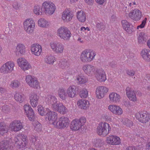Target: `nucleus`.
I'll list each match as a JSON object with an SVG mask.
<instances>
[{
	"instance_id": "1",
	"label": "nucleus",
	"mask_w": 150,
	"mask_h": 150,
	"mask_svg": "<svg viewBox=\"0 0 150 150\" xmlns=\"http://www.w3.org/2000/svg\"><path fill=\"white\" fill-rule=\"evenodd\" d=\"M96 55V52L92 50H85L81 53L80 59L83 63L90 62L95 59Z\"/></svg>"
},
{
	"instance_id": "2",
	"label": "nucleus",
	"mask_w": 150,
	"mask_h": 150,
	"mask_svg": "<svg viewBox=\"0 0 150 150\" xmlns=\"http://www.w3.org/2000/svg\"><path fill=\"white\" fill-rule=\"evenodd\" d=\"M86 119L84 117H81L79 119H75L71 122L70 129L72 131H76L80 130L85 124Z\"/></svg>"
},
{
	"instance_id": "3",
	"label": "nucleus",
	"mask_w": 150,
	"mask_h": 150,
	"mask_svg": "<svg viewBox=\"0 0 150 150\" xmlns=\"http://www.w3.org/2000/svg\"><path fill=\"white\" fill-rule=\"evenodd\" d=\"M44 12L47 15H51L55 12L56 9L55 4L51 1H47L42 4Z\"/></svg>"
},
{
	"instance_id": "4",
	"label": "nucleus",
	"mask_w": 150,
	"mask_h": 150,
	"mask_svg": "<svg viewBox=\"0 0 150 150\" xmlns=\"http://www.w3.org/2000/svg\"><path fill=\"white\" fill-rule=\"evenodd\" d=\"M57 35L61 39L65 41L69 40L71 36L70 30L66 27L62 26L57 30Z\"/></svg>"
},
{
	"instance_id": "5",
	"label": "nucleus",
	"mask_w": 150,
	"mask_h": 150,
	"mask_svg": "<svg viewBox=\"0 0 150 150\" xmlns=\"http://www.w3.org/2000/svg\"><path fill=\"white\" fill-rule=\"evenodd\" d=\"M69 122V118L64 116L59 117L57 120L52 123L54 126L58 129H64L68 127Z\"/></svg>"
},
{
	"instance_id": "6",
	"label": "nucleus",
	"mask_w": 150,
	"mask_h": 150,
	"mask_svg": "<svg viewBox=\"0 0 150 150\" xmlns=\"http://www.w3.org/2000/svg\"><path fill=\"white\" fill-rule=\"evenodd\" d=\"M111 128L109 124L105 122L99 123L97 128V132L100 135L105 136L110 132Z\"/></svg>"
},
{
	"instance_id": "7",
	"label": "nucleus",
	"mask_w": 150,
	"mask_h": 150,
	"mask_svg": "<svg viewBox=\"0 0 150 150\" xmlns=\"http://www.w3.org/2000/svg\"><path fill=\"white\" fill-rule=\"evenodd\" d=\"M135 117L139 122L144 124L150 122V113L146 111L139 112L136 113Z\"/></svg>"
},
{
	"instance_id": "8",
	"label": "nucleus",
	"mask_w": 150,
	"mask_h": 150,
	"mask_svg": "<svg viewBox=\"0 0 150 150\" xmlns=\"http://www.w3.org/2000/svg\"><path fill=\"white\" fill-rule=\"evenodd\" d=\"M15 63L12 61H8L4 64L0 68V72L3 74H10L14 70Z\"/></svg>"
},
{
	"instance_id": "9",
	"label": "nucleus",
	"mask_w": 150,
	"mask_h": 150,
	"mask_svg": "<svg viewBox=\"0 0 150 150\" xmlns=\"http://www.w3.org/2000/svg\"><path fill=\"white\" fill-rule=\"evenodd\" d=\"M24 30L27 33H32L35 28V23L33 20L31 18L25 20L23 23Z\"/></svg>"
},
{
	"instance_id": "10",
	"label": "nucleus",
	"mask_w": 150,
	"mask_h": 150,
	"mask_svg": "<svg viewBox=\"0 0 150 150\" xmlns=\"http://www.w3.org/2000/svg\"><path fill=\"white\" fill-rule=\"evenodd\" d=\"M82 70L86 75L92 76L96 74L97 68L91 64H85L83 66Z\"/></svg>"
},
{
	"instance_id": "11",
	"label": "nucleus",
	"mask_w": 150,
	"mask_h": 150,
	"mask_svg": "<svg viewBox=\"0 0 150 150\" xmlns=\"http://www.w3.org/2000/svg\"><path fill=\"white\" fill-rule=\"evenodd\" d=\"M15 144L19 148L25 147L28 144L26 136L23 134L15 138Z\"/></svg>"
},
{
	"instance_id": "12",
	"label": "nucleus",
	"mask_w": 150,
	"mask_h": 150,
	"mask_svg": "<svg viewBox=\"0 0 150 150\" xmlns=\"http://www.w3.org/2000/svg\"><path fill=\"white\" fill-rule=\"evenodd\" d=\"M25 80L28 85L35 89L40 88V84L37 79L34 76L29 75L26 76Z\"/></svg>"
},
{
	"instance_id": "13",
	"label": "nucleus",
	"mask_w": 150,
	"mask_h": 150,
	"mask_svg": "<svg viewBox=\"0 0 150 150\" xmlns=\"http://www.w3.org/2000/svg\"><path fill=\"white\" fill-rule=\"evenodd\" d=\"M52 51L58 54L62 53L64 50V46L61 43L57 42H52L50 44Z\"/></svg>"
},
{
	"instance_id": "14",
	"label": "nucleus",
	"mask_w": 150,
	"mask_h": 150,
	"mask_svg": "<svg viewBox=\"0 0 150 150\" xmlns=\"http://www.w3.org/2000/svg\"><path fill=\"white\" fill-rule=\"evenodd\" d=\"M17 62L18 66L24 71L28 70L31 67L30 64L24 58H18L17 60Z\"/></svg>"
},
{
	"instance_id": "15",
	"label": "nucleus",
	"mask_w": 150,
	"mask_h": 150,
	"mask_svg": "<svg viewBox=\"0 0 150 150\" xmlns=\"http://www.w3.org/2000/svg\"><path fill=\"white\" fill-rule=\"evenodd\" d=\"M128 15L130 18L135 21H139L142 16V12L137 8L134 9L131 11Z\"/></svg>"
},
{
	"instance_id": "16",
	"label": "nucleus",
	"mask_w": 150,
	"mask_h": 150,
	"mask_svg": "<svg viewBox=\"0 0 150 150\" xmlns=\"http://www.w3.org/2000/svg\"><path fill=\"white\" fill-rule=\"evenodd\" d=\"M108 88L104 86H98L96 90V97L99 99L103 98L108 91Z\"/></svg>"
},
{
	"instance_id": "17",
	"label": "nucleus",
	"mask_w": 150,
	"mask_h": 150,
	"mask_svg": "<svg viewBox=\"0 0 150 150\" xmlns=\"http://www.w3.org/2000/svg\"><path fill=\"white\" fill-rule=\"evenodd\" d=\"M106 141L108 144L112 145H118L121 143L120 138L115 135L110 136L107 137Z\"/></svg>"
},
{
	"instance_id": "18",
	"label": "nucleus",
	"mask_w": 150,
	"mask_h": 150,
	"mask_svg": "<svg viewBox=\"0 0 150 150\" xmlns=\"http://www.w3.org/2000/svg\"><path fill=\"white\" fill-rule=\"evenodd\" d=\"M45 101L46 104L49 105L51 106L52 110L54 109L57 104L59 102L55 96L50 95L45 97Z\"/></svg>"
},
{
	"instance_id": "19",
	"label": "nucleus",
	"mask_w": 150,
	"mask_h": 150,
	"mask_svg": "<svg viewBox=\"0 0 150 150\" xmlns=\"http://www.w3.org/2000/svg\"><path fill=\"white\" fill-rule=\"evenodd\" d=\"M24 109L26 115L29 120L34 121L35 119L34 112L31 106L27 105L24 106Z\"/></svg>"
},
{
	"instance_id": "20",
	"label": "nucleus",
	"mask_w": 150,
	"mask_h": 150,
	"mask_svg": "<svg viewBox=\"0 0 150 150\" xmlns=\"http://www.w3.org/2000/svg\"><path fill=\"white\" fill-rule=\"evenodd\" d=\"M108 109L110 112L115 115H120L123 113L122 109L117 105H110L108 106Z\"/></svg>"
},
{
	"instance_id": "21",
	"label": "nucleus",
	"mask_w": 150,
	"mask_h": 150,
	"mask_svg": "<svg viewBox=\"0 0 150 150\" xmlns=\"http://www.w3.org/2000/svg\"><path fill=\"white\" fill-rule=\"evenodd\" d=\"M30 50L31 53L35 55L39 56L42 52V47L38 44H33L31 46Z\"/></svg>"
},
{
	"instance_id": "22",
	"label": "nucleus",
	"mask_w": 150,
	"mask_h": 150,
	"mask_svg": "<svg viewBox=\"0 0 150 150\" xmlns=\"http://www.w3.org/2000/svg\"><path fill=\"white\" fill-rule=\"evenodd\" d=\"M74 16V15L69 9H65L62 12V19L64 22H68L71 21Z\"/></svg>"
},
{
	"instance_id": "23",
	"label": "nucleus",
	"mask_w": 150,
	"mask_h": 150,
	"mask_svg": "<svg viewBox=\"0 0 150 150\" xmlns=\"http://www.w3.org/2000/svg\"><path fill=\"white\" fill-rule=\"evenodd\" d=\"M23 128L22 123L18 120L14 121L10 125L9 128L12 131H18Z\"/></svg>"
},
{
	"instance_id": "24",
	"label": "nucleus",
	"mask_w": 150,
	"mask_h": 150,
	"mask_svg": "<svg viewBox=\"0 0 150 150\" xmlns=\"http://www.w3.org/2000/svg\"><path fill=\"white\" fill-rule=\"evenodd\" d=\"M96 77L97 80L100 82H104L107 79L105 72L102 69L97 68V71H96Z\"/></svg>"
},
{
	"instance_id": "25",
	"label": "nucleus",
	"mask_w": 150,
	"mask_h": 150,
	"mask_svg": "<svg viewBox=\"0 0 150 150\" xmlns=\"http://www.w3.org/2000/svg\"><path fill=\"white\" fill-rule=\"evenodd\" d=\"M53 110L58 112L60 114L62 115L66 114L68 111L67 109L65 106L59 102H58V103L54 107Z\"/></svg>"
},
{
	"instance_id": "26",
	"label": "nucleus",
	"mask_w": 150,
	"mask_h": 150,
	"mask_svg": "<svg viewBox=\"0 0 150 150\" xmlns=\"http://www.w3.org/2000/svg\"><path fill=\"white\" fill-rule=\"evenodd\" d=\"M47 111L46 115V117L50 122H54L56 120L57 118V113L51 111L49 108H46Z\"/></svg>"
},
{
	"instance_id": "27",
	"label": "nucleus",
	"mask_w": 150,
	"mask_h": 150,
	"mask_svg": "<svg viewBox=\"0 0 150 150\" xmlns=\"http://www.w3.org/2000/svg\"><path fill=\"white\" fill-rule=\"evenodd\" d=\"M126 92L127 96L130 100L133 102L137 101L135 93L132 89L127 87L126 88Z\"/></svg>"
},
{
	"instance_id": "28",
	"label": "nucleus",
	"mask_w": 150,
	"mask_h": 150,
	"mask_svg": "<svg viewBox=\"0 0 150 150\" xmlns=\"http://www.w3.org/2000/svg\"><path fill=\"white\" fill-rule=\"evenodd\" d=\"M77 104L79 108L82 109L86 110L89 107V101L85 99H80L77 102Z\"/></svg>"
},
{
	"instance_id": "29",
	"label": "nucleus",
	"mask_w": 150,
	"mask_h": 150,
	"mask_svg": "<svg viewBox=\"0 0 150 150\" xmlns=\"http://www.w3.org/2000/svg\"><path fill=\"white\" fill-rule=\"evenodd\" d=\"M39 99V96L35 93H33L30 95L29 99L30 104L33 107H36L38 104Z\"/></svg>"
},
{
	"instance_id": "30",
	"label": "nucleus",
	"mask_w": 150,
	"mask_h": 150,
	"mask_svg": "<svg viewBox=\"0 0 150 150\" xmlns=\"http://www.w3.org/2000/svg\"><path fill=\"white\" fill-rule=\"evenodd\" d=\"M110 100L112 103L119 102L121 99V96L115 92L110 93L109 96Z\"/></svg>"
},
{
	"instance_id": "31",
	"label": "nucleus",
	"mask_w": 150,
	"mask_h": 150,
	"mask_svg": "<svg viewBox=\"0 0 150 150\" xmlns=\"http://www.w3.org/2000/svg\"><path fill=\"white\" fill-rule=\"evenodd\" d=\"M141 55L144 60L147 62H150V50L145 48L142 50Z\"/></svg>"
},
{
	"instance_id": "32",
	"label": "nucleus",
	"mask_w": 150,
	"mask_h": 150,
	"mask_svg": "<svg viewBox=\"0 0 150 150\" xmlns=\"http://www.w3.org/2000/svg\"><path fill=\"white\" fill-rule=\"evenodd\" d=\"M67 91L68 97L73 98L76 95V88L74 85L69 86L67 89Z\"/></svg>"
},
{
	"instance_id": "33",
	"label": "nucleus",
	"mask_w": 150,
	"mask_h": 150,
	"mask_svg": "<svg viewBox=\"0 0 150 150\" xmlns=\"http://www.w3.org/2000/svg\"><path fill=\"white\" fill-rule=\"evenodd\" d=\"M59 67L62 69L68 70L69 68V63L68 61L65 59H62L59 63Z\"/></svg>"
},
{
	"instance_id": "34",
	"label": "nucleus",
	"mask_w": 150,
	"mask_h": 150,
	"mask_svg": "<svg viewBox=\"0 0 150 150\" xmlns=\"http://www.w3.org/2000/svg\"><path fill=\"white\" fill-rule=\"evenodd\" d=\"M76 17L80 22H84L86 19L85 13L82 10L78 11L76 13Z\"/></svg>"
},
{
	"instance_id": "35",
	"label": "nucleus",
	"mask_w": 150,
	"mask_h": 150,
	"mask_svg": "<svg viewBox=\"0 0 150 150\" xmlns=\"http://www.w3.org/2000/svg\"><path fill=\"white\" fill-rule=\"evenodd\" d=\"M38 26L41 27L47 28L49 26L50 23L45 18H40L38 21Z\"/></svg>"
},
{
	"instance_id": "36",
	"label": "nucleus",
	"mask_w": 150,
	"mask_h": 150,
	"mask_svg": "<svg viewBox=\"0 0 150 150\" xmlns=\"http://www.w3.org/2000/svg\"><path fill=\"white\" fill-rule=\"evenodd\" d=\"M58 95L59 97L63 100H66L68 97L67 91L65 89L60 88L58 91Z\"/></svg>"
},
{
	"instance_id": "37",
	"label": "nucleus",
	"mask_w": 150,
	"mask_h": 150,
	"mask_svg": "<svg viewBox=\"0 0 150 150\" xmlns=\"http://www.w3.org/2000/svg\"><path fill=\"white\" fill-rule=\"evenodd\" d=\"M56 61V58L53 55L51 54L47 55L44 58L45 62L50 64H53Z\"/></svg>"
},
{
	"instance_id": "38",
	"label": "nucleus",
	"mask_w": 150,
	"mask_h": 150,
	"mask_svg": "<svg viewBox=\"0 0 150 150\" xmlns=\"http://www.w3.org/2000/svg\"><path fill=\"white\" fill-rule=\"evenodd\" d=\"M148 39L147 35L144 33H140L139 35L138 40L139 43H144Z\"/></svg>"
},
{
	"instance_id": "39",
	"label": "nucleus",
	"mask_w": 150,
	"mask_h": 150,
	"mask_svg": "<svg viewBox=\"0 0 150 150\" xmlns=\"http://www.w3.org/2000/svg\"><path fill=\"white\" fill-rule=\"evenodd\" d=\"M76 79L78 82L80 84H83L88 81V79L84 75L79 74L76 76Z\"/></svg>"
},
{
	"instance_id": "40",
	"label": "nucleus",
	"mask_w": 150,
	"mask_h": 150,
	"mask_svg": "<svg viewBox=\"0 0 150 150\" xmlns=\"http://www.w3.org/2000/svg\"><path fill=\"white\" fill-rule=\"evenodd\" d=\"M42 6L41 7L39 5L36 4L35 5L33 8V12L36 15H41L42 14Z\"/></svg>"
},
{
	"instance_id": "41",
	"label": "nucleus",
	"mask_w": 150,
	"mask_h": 150,
	"mask_svg": "<svg viewBox=\"0 0 150 150\" xmlns=\"http://www.w3.org/2000/svg\"><path fill=\"white\" fill-rule=\"evenodd\" d=\"M9 144V141L7 140H4L0 142V150H10Z\"/></svg>"
},
{
	"instance_id": "42",
	"label": "nucleus",
	"mask_w": 150,
	"mask_h": 150,
	"mask_svg": "<svg viewBox=\"0 0 150 150\" xmlns=\"http://www.w3.org/2000/svg\"><path fill=\"white\" fill-rule=\"evenodd\" d=\"M121 23L123 28L127 32L130 33V23L126 20H122Z\"/></svg>"
},
{
	"instance_id": "43",
	"label": "nucleus",
	"mask_w": 150,
	"mask_h": 150,
	"mask_svg": "<svg viewBox=\"0 0 150 150\" xmlns=\"http://www.w3.org/2000/svg\"><path fill=\"white\" fill-rule=\"evenodd\" d=\"M16 49L20 54H23L25 52V46L22 44H18L16 47Z\"/></svg>"
},
{
	"instance_id": "44",
	"label": "nucleus",
	"mask_w": 150,
	"mask_h": 150,
	"mask_svg": "<svg viewBox=\"0 0 150 150\" xmlns=\"http://www.w3.org/2000/svg\"><path fill=\"white\" fill-rule=\"evenodd\" d=\"M8 127L4 125L3 123H0V135H2L8 132Z\"/></svg>"
},
{
	"instance_id": "45",
	"label": "nucleus",
	"mask_w": 150,
	"mask_h": 150,
	"mask_svg": "<svg viewBox=\"0 0 150 150\" xmlns=\"http://www.w3.org/2000/svg\"><path fill=\"white\" fill-rule=\"evenodd\" d=\"M14 98L17 101L21 103L24 100V95L22 93H16L14 95Z\"/></svg>"
},
{
	"instance_id": "46",
	"label": "nucleus",
	"mask_w": 150,
	"mask_h": 150,
	"mask_svg": "<svg viewBox=\"0 0 150 150\" xmlns=\"http://www.w3.org/2000/svg\"><path fill=\"white\" fill-rule=\"evenodd\" d=\"M20 84V83L17 80H14L11 82L9 86L13 88L18 87Z\"/></svg>"
},
{
	"instance_id": "47",
	"label": "nucleus",
	"mask_w": 150,
	"mask_h": 150,
	"mask_svg": "<svg viewBox=\"0 0 150 150\" xmlns=\"http://www.w3.org/2000/svg\"><path fill=\"white\" fill-rule=\"evenodd\" d=\"M88 94L87 90L86 88H83L81 91L79 95L82 98H86L88 96Z\"/></svg>"
},
{
	"instance_id": "48",
	"label": "nucleus",
	"mask_w": 150,
	"mask_h": 150,
	"mask_svg": "<svg viewBox=\"0 0 150 150\" xmlns=\"http://www.w3.org/2000/svg\"><path fill=\"white\" fill-rule=\"evenodd\" d=\"M38 112L39 115L43 116L46 114V111L44 108L41 105H39L38 106Z\"/></svg>"
},
{
	"instance_id": "49",
	"label": "nucleus",
	"mask_w": 150,
	"mask_h": 150,
	"mask_svg": "<svg viewBox=\"0 0 150 150\" xmlns=\"http://www.w3.org/2000/svg\"><path fill=\"white\" fill-rule=\"evenodd\" d=\"M93 142L96 147H100L102 145V140L100 139H94Z\"/></svg>"
},
{
	"instance_id": "50",
	"label": "nucleus",
	"mask_w": 150,
	"mask_h": 150,
	"mask_svg": "<svg viewBox=\"0 0 150 150\" xmlns=\"http://www.w3.org/2000/svg\"><path fill=\"white\" fill-rule=\"evenodd\" d=\"M31 145H33L36 146H38L39 144L37 141L36 137L34 136H32L29 139Z\"/></svg>"
},
{
	"instance_id": "51",
	"label": "nucleus",
	"mask_w": 150,
	"mask_h": 150,
	"mask_svg": "<svg viewBox=\"0 0 150 150\" xmlns=\"http://www.w3.org/2000/svg\"><path fill=\"white\" fill-rule=\"evenodd\" d=\"M96 26L97 28L99 30H103L105 28V25L102 23H97Z\"/></svg>"
},
{
	"instance_id": "52",
	"label": "nucleus",
	"mask_w": 150,
	"mask_h": 150,
	"mask_svg": "<svg viewBox=\"0 0 150 150\" xmlns=\"http://www.w3.org/2000/svg\"><path fill=\"white\" fill-rule=\"evenodd\" d=\"M122 121L124 124L126 125L127 126L130 127L132 125V121L127 119H124L122 120Z\"/></svg>"
},
{
	"instance_id": "53",
	"label": "nucleus",
	"mask_w": 150,
	"mask_h": 150,
	"mask_svg": "<svg viewBox=\"0 0 150 150\" xmlns=\"http://www.w3.org/2000/svg\"><path fill=\"white\" fill-rule=\"evenodd\" d=\"M127 74L130 76H133L135 74V71L132 69H127L126 71Z\"/></svg>"
},
{
	"instance_id": "54",
	"label": "nucleus",
	"mask_w": 150,
	"mask_h": 150,
	"mask_svg": "<svg viewBox=\"0 0 150 150\" xmlns=\"http://www.w3.org/2000/svg\"><path fill=\"white\" fill-rule=\"evenodd\" d=\"M34 125L35 127V129L38 131H40L42 128L41 124L38 122H37L35 125Z\"/></svg>"
},
{
	"instance_id": "55",
	"label": "nucleus",
	"mask_w": 150,
	"mask_h": 150,
	"mask_svg": "<svg viewBox=\"0 0 150 150\" xmlns=\"http://www.w3.org/2000/svg\"><path fill=\"white\" fill-rule=\"evenodd\" d=\"M146 18H145L142 21L141 24L137 27V28L138 29H139V28L142 29L144 28L146 23Z\"/></svg>"
},
{
	"instance_id": "56",
	"label": "nucleus",
	"mask_w": 150,
	"mask_h": 150,
	"mask_svg": "<svg viewBox=\"0 0 150 150\" xmlns=\"http://www.w3.org/2000/svg\"><path fill=\"white\" fill-rule=\"evenodd\" d=\"M2 108V111L5 112H7L10 110L9 106L7 105L3 106Z\"/></svg>"
},
{
	"instance_id": "57",
	"label": "nucleus",
	"mask_w": 150,
	"mask_h": 150,
	"mask_svg": "<svg viewBox=\"0 0 150 150\" xmlns=\"http://www.w3.org/2000/svg\"><path fill=\"white\" fill-rule=\"evenodd\" d=\"M142 77L144 78V79L147 80L148 79V80L150 81V74H146L145 73H144L142 75Z\"/></svg>"
},
{
	"instance_id": "58",
	"label": "nucleus",
	"mask_w": 150,
	"mask_h": 150,
	"mask_svg": "<svg viewBox=\"0 0 150 150\" xmlns=\"http://www.w3.org/2000/svg\"><path fill=\"white\" fill-rule=\"evenodd\" d=\"M127 5H129V6L132 8L135 7L136 6V3L134 2H133L132 3L128 2Z\"/></svg>"
},
{
	"instance_id": "59",
	"label": "nucleus",
	"mask_w": 150,
	"mask_h": 150,
	"mask_svg": "<svg viewBox=\"0 0 150 150\" xmlns=\"http://www.w3.org/2000/svg\"><path fill=\"white\" fill-rule=\"evenodd\" d=\"M122 11L127 13L129 11V8H127V7L124 6L122 8Z\"/></svg>"
},
{
	"instance_id": "60",
	"label": "nucleus",
	"mask_w": 150,
	"mask_h": 150,
	"mask_svg": "<svg viewBox=\"0 0 150 150\" xmlns=\"http://www.w3.org/2000/svg\"><path fill=\"white\" fill-rule=\"evenodd\" d=\"M109 66L112 68H115L117 67V64L114 62H112L110 63Z\"/></svg>"
},
{
	"instance_id": "61",
	"label": "nucleus",
	"mask_w": 150,
	"mask_h": 150,
	"mask_svg": "<svg viewBox=\"0 0 150 150\" xmlns=\"http://www.w3.org/2000/svg\"><path fill=\"white\" fill-rule=\"evenodd\" d=\"M95 1L99 4L103 5L105 2L106 0H95Z\"/></svg>"
},
{
	"instance_id": "62",
	"label": "nucleus",
	"mask_w": 150,
	"mask_h": 150,
	"mask_svg": "<svg viewBox=\"0 0 150 150\" xmlns=\"http://www.w3.org/2000/svg\"><path fill=\"white\" fill-rule=\"evenodd\" d=\"M85 2L88 4L92 5L94 2L93 0H84Z\"/></svg>"
},
{
	"instance_id": "63",
	"label": "nucleus",
	"mask_w": 150,
	"mask_h": 150,
	"mask_svg": "<svg viewBox=\"0 0 150 150\" xmlns=\"http://www.w3.org/2000/svg\"><path fill=\"white\" fill-rule=\"evenodd\" d=\"M125 150H137V149L134 146H131L127 147Z\"/></svg>"
},
{
	"instance_id": "64",
	"label": "nucleus",
	"mask_w": 150,
	"mask_h": 150,
	"mask_svg": "<svg viewBox=\"0 0 150 150\" xmlns=\"http://www.w3.org/2000/svg\"><path fill=\"white\" fill-rule=\"evenodd\" d=\"M124 105L127 107H128L130 106V102L128 101H125L123 102Z\"/></svg>"
}]
</instances>
